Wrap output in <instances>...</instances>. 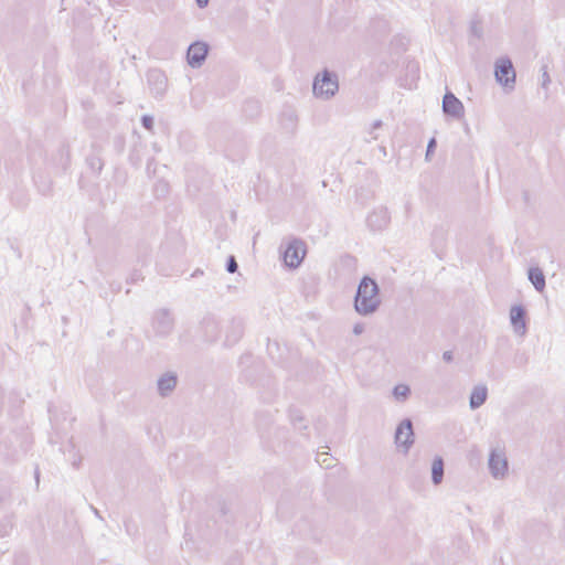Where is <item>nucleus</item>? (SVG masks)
<instances>
[{
    "label": "nucleus",
    "instance_id": "nucleus-21",
    "mask_svg": "<svg viewBox=\"0 0 565 565\" xmlns=\"http://www.w3.org/2000/svg\"><path fill=\"white\" fill-rule=\"evenodd\" d=\"M411 395V388L406 384H397L393 388V396L397 401H405Z\"/></svg>",
    "mask_w": 565,
    "mask_h": 565
},
{
    "label": "nucleus",
    "instance_id": "nucleus-17",
    "mask_svg": "<svg viewBox=\"0 0 565 565\" xmlns=\"http://www.w3.org/2000/svg\"><path fill=\"white\" fill-rule=\"evenodd\" d=\"M244 321L242 318H233L230 321L228 330L226 331V341L236 342L243 335Z\"/></svg>",
    "mask_w": 565,
    "mask_h": 565
},
{
    "label": "nucleus",
    "instance_id": "nucleus-27",
    "mask_svg": "<svg viewBox=\"0 0 565 565\" xmlns=\"http://www.w3.org/2000/svg\"><path fill=\"white\" fill-rule=\"evenodd\" d=\"M470 32L476 38L480 39L482 36V26L478 21H472L470 24Z\"/></svg>",
    "mask_w": 565,
    "mask_h": 565
},
{
    "label": "nucleus",
    "instance_id": "nucleus-24",
    "mask_svg": "<svg viewBox=\"0 0 565 565\" xmlns=\"http://www.w3.org/2000/svg\"><path fill=\"white\" fill-rule=\"evenodd\" d=\"M446 239V231L443 227H437L433 232V243L441 244Z\"/></svg>",
    "mask_w": 565,
    "mask_h": 565
},
{
    "label": "nucleus",
    "instance_id": "nucleus-46",
    "mask_svg": "<svg viewBox=\"0 0 565 565\" xmlns=\"http://www.w3.org/2000/svg\"><path fill=\"white\" fill-rule=\"evenodd\" d=\"M94 512H95V514H96L97 516H99V512H98V510H96V509H95V510H94Z\"/></svg>",
    "mask_w": 565,
    "mask_h": 565
},
{
    "label": "nucleus",
    "instance_id": "nucleus-19",
    "mask_svg": "<svg viewBox=\"0 0 565 565\" xmlns=\"http://www.w3.org/2000/svg\"><path fill=\"white\" fill-rule=\"evenodd\" d=\"M289 418L291 424L298 429H306L307 425L303 424L305 418L299 409L291 408L289 409Z\"/></svg>",
    "mask_w": 565,
    "mask_h": 565
},
{
    "label": "nucleus",
    "instance_id": "nucleus-23",
    "mask_svg": "<svg viewBox=\"0 0 565 565\" xmlns=\"http://www.w3.org/2000/svg\"><path fill=\"white\" fill-rule=\"evenodd\" d=\"M340 264L343 268H345L348 270H355V268L358 266V259L353 255L345 254V255L341 256Z\"/></svg>",
    "mask_w": 565,
    "mask_h": 565
},
{
    "label": "nucleus",
    "instance_id": "nucleus-9",
    "mask_svg": "<svg viewBox=\"0 0 565 565\" xmlns=\"http://www.w3.org/2000/svg\"><path fill=\"white\" fill-rule=\"evenodd\" d=\"M395 444L398 447H403L405 452L409 450V448L414 444V430L413 423L409 418H404L397 426L395 430Z\"/></svg>",
    "mask_w": 565,
    "mask_h": 565
},
{
    "label": "nucleus",
    "instance_id": "nucleus-44",
    "mask_svg": "<svg viewBox=\"0 0 565 565\" xmlns=\"http://www.w3.org/2000/svg\"><path fill=\"white\" fill-rule=\"evenodd\" d=\"M81 461H82V459H81V458H78V459L74 460V461L72 462L73 467H74V468H76V469H78V468H79V466H81Z\"/></svg>",
    "mask_w": 565,
    "mask_h": 565
},
{
    "label": "nucleus",
    "instance_id": "nucleus-10",
    "mask_svg": "<svg viewBox=\"0 0 565 565\" xmlns=\"http://www.w3.org/2000/svg\"><path fill=\"white\" fill-rule=\"evenodd\" d=\"M443 111L446 116L452 117L454 119H461L465 115V107L462 102L456 97V95L446 90L443 97Z\"/></svg>",
    "mask_w": 565,
    "mask_h": 565
},
{
    "label": "nucleus",
    "instance_id": "nucleus-38",
    "mask_svg": "<svg viewBox=\"0 0 565 565\" xmlns=\"http://www.w3.org/2000/svg\"><path fill=\"white\" fill-rule=\"evenodd\" d=\"M407 68H408V71H409L413 75H415V74L418 72V70H419V68H418V65H417L416 63H409V64L407 65Z\"/></svg>",
    "mask_w": 565,
    "mask_h": 565
},
{
    "label": "nucleus",
    "instance_id": "nucleus-18",
    "mask_svg": "<svg viewBox=\"0 0 565 565\" xmlns=\"http://www.w3.org/2000/svg\"><path fill=\"white\" fill-rule=\"evenodd\" d=\"M445 462L443 457L436 456L431 463V482L437 486L444 479Z\"/></svg>",
    "mask_w": 565,
    "mask_h": 565
},
{
    "label": "nucleus",
    "instance_id": "nucleus-6",
    "mask_svg": "<svg viewBox=\"0 0 565 565\" xmlns=\"http://www.w3.org/2000/svg\"><path fill=\"white\" fill-rule=\"evenodd\" d=\"M306 254L305 244L301 239L294 238L290 241L282 252V260L285 265L291 269L300 266Z\"/></svg>",
    "mask_w": 565,
    "mask_h": 565
},
{
    "label": "nucleus",
    "instance_id": "nucleus-36",
    "mask_svg": "<svg viewBox=\"0 0 565 565\" xmlns=\"http://www.w3.org/2000/svg\"><path fill=\"white\" fill-rule=\"evenodd\" d=\"M282 117H286L291 124H294L296 120V115L294 114V111L284 113Z\"/></svg>",
    "mask_w": 565,
    "mask_h": 565
},
{
    "label": "nucleus",
    "instance_id": "nucleus-4",
    "mask_svg": "<svg viewBox=\"0 0 565 565\" xmlns=\"http://www.w3.org/2000/svg\"><path fill=\"white\" fill-rule=\"evenodd\" d=\"M494 77L495 81L505 88H514L516 73L509 57H500L495 61Z\"/></svg>",
    "mask_w": 565,
    "mask_h": 565
},
{
    "label": "nucleus",
    "instance_id": "nucleus-3",
    "mask_svg": "<svg viewBox=\"0 0 565 565\" xmlns=\"http://www.w3.org/2000/svg\"><path fill=\"white\" fill-rule=\"evenodd\" d=\"M174 323L175 319L170 309L160 308L153 311L151 317V328L156 335H169L174 328Z\"/></svg>",
    "mask_w": 565,
    "mask_h": 565
},
{
    "label": "nucleus",
    "instance_id": "nucleus-13",
    "mask_svg": "<svg viewBox=\"0 0 565 565\" xmlns=\"http://www.w3.org/2000/svg\"><path fill=\"white\" fill-rule=\"evenodd\" d=\"M527 312L523 305H514L510 309V322L515 333L526 332Z\"/></svg>",
    "mask_w": 565,
    "mask_h": 565
},
{
    "label": "nucleus",
    "instance_id": "nucleus-30",
    "mask_svg": "<svg viewBox=\"0 0 565 565\" xmlns=\"http://www.w3.org/2000/svg\"><path fill=\"white\" fill-rule=\"evenodd\" d=\"M327 455L328 454H318L317 455V459L316 461L321 466V467H324V468H329L330 467V463H328V458H327Z\"/></svg>",
    "mask_w": 565,
    "mask_h": 565
},
{
    "label": "nucleus",
    "instance_id": "nucleus-32",
    "mask_svg": "<svg viewBox=\"0 0 565 565\" xmlns=\"http://www.w3.org/2000/svg\"><path fill=\"white\" fill-rule=\"evenodd\" d=\"M526 362H527V359L525 358V355H515V358H514V364L518 367L525 365Z\"/></svg>",
    "mask_w": 565,
    "mask_h": 565
},
{
    "label": "nucleus",
    "instance_id": "nucleus-29",
    "mask_svg": "<svg viewBox=\"0 0 565 565\" xmlns=\"http://www.w3.org/2000/svg\"><path fill=\"white\" fill-rule=\"evenodd\" d=\"M153 117L150 116V115H143L141 117V125L143 128L148 129V130H151L153 128Z\"/></svg>",
    "mask_w": 565,
    "mask_h": 565
},
{
    "label": "nucleus",
    "instance_id": "nucleus-28",
    "mask_svg": "<svg viewBox=\"0 0 565 565\" xmlns=\"http://www.w3.org/2000/svg\"><path fill=\"white\" fill-rule=\"evenodd\" d=\"M142 279H143V277H142L141 271L138 269H135L127 278V282L132 285V284H137L139 280H142Z\"/></svg>",
    "mask_w": 565,
    "mask_h": 565
},
{
    "label": "nucleus",
    "instance_id": "nucleus-41",
    "mask_svg": "<svg viewBox=\"0 0 565 565\" xmlns=\"http://www.w3.org/2000/svg\"><path fill=\"white\" fill-rule=\"evenodd\" d=\"M220 511H221V513L223 515H225L227 513L228 510H227V507H226V504L224 502L221 503Z\"/></svg>",
    "mask_w": 565,
    "mask_h": 565
},
{
    "label": "nucleus",
    "instance_id": "nucleus-31",
    "mask_svg": "<svg viewBox=\"0 0 565 565\" xmlns=\"http://www.w3.org/2000/svg\"><path fill=\"white\" fill-rule=\"evenodd\" d=\"M383 126V121L381 119H376L373 124H372V127H371V136H372V140H376L377 139V136L373 134L374 130L376 129H380L381 127Z\"/></svg>",
    "mask_w": 565,
    "mask_h": 565
},
{
    "label": "nucleus",
    "instance_id": "nucleus-42",
    "mask_svg": "<svg viewBox=\"0 0 565 565\" xmlns=\"http://www.w3.org/2000/svg\"><path fill=\"white\" fill-rule=\"evenodd\" d=\"M443 359L446 363H451L454 361V355H443Z\"/></svg>",
    "mask_w": 565,
    "mask_h": 565
},
{
    "label": "nucleus",
    "instance_id": "nucleus-43",
    "mask_svg": "<svg viewBox=\"0 0 565 565\" xmlns=\"http://www.w3.org/2000/svg\"><path fill=\"white\" fill-rule=\"evenodd\" d=\"M200 275H203V270H202V269H200V268H198V269H195V270L193 271V274L191 275V277H198V276H200Z\"/></svg>",
    "mask_w": 565,
    "mask_h": 565
},
{
    "label": "nucleus",
    "instance_id": "nucleus-7",
    "mask_svg": "<svg viewBox=\"0 0 565 565\" xmlns=\"http://www.w3.org/2000/svg\"><path fill=\"white\" fill-rule=\"evenodd\" d=\"M210 49L209 43L204 41L198 40L192 42L186 50V62L189 66L200 68L204 64Z\"/></svg>",
    "mask_w": 565,
    "mask_h": 565
},
{
    "label": "nucleus",
    "instance_id": "nucleus-34",
    "mask_svg": "<svg viewBox=\"0 0 565 565\" xmlns=\"http://www.w3.org/2000/svg\"><path fill=\"white\" fill-rule=\"evenodd\" d=\"M40 191L43 195H49L51 194V191H52V186H51V182L47 183V184H44L43 186L40 188Z\"/></svg>",
    "mask_w": 565,
    "mask_h": 565
},
{
    "label": "nucleus",
    "instance_id": "nucleus-15",
    "mask_svg": "<svg viewBox=\"0 0 565 565\" xmlns=\"http://www.w3.org/2000/svg\"><path fill=\"white\" fill-rule=\"evenodd\" d=\"M488 397V390L483 385L475 386L470 397H469V406L471 409H477L481 407Z\"/></svg>",
    "mask_w": 565,
    "mask_h": 565
},
{
    "label": "nucleus",
    "instance_id": "nucleus-5",
    "mask_svg": "<svg viewBox=\"0 0 565 565\" xmlns=\"http://www.w3.org/2000/svg\"><path fill=\"white\" fill-rule=\"evenodd\" d=\"M488 468L494 479L501 480L505 478L509 470V462L503 448L495 447L491 449L488 459Z\"/></svg>",
    "mask_w": 565,
    "mask_h": 565
},
{
    "label": "nucleus",
    "instance_id": "nucleus-39",
    "mask_svg": "<svg viewBox=\"0 0 565 565\" xmlns=\"http://www.w3.org/2000/svg\"><path fill=\"white\" fill-rule=\"evenodd\" d=\"M364 330V327L363 324L361 323H356L354 327H353V333L354 334H361Z\"/></svg>",
    "mask_w": 565,
    "mask_h": 565
},
{
    "label": "nucleus",
    "instance_id": "nucleus-26",
    "mask_svg": "<svg viewBox=\"0 0 565 565\" xmlns=\"http://www.w3.org/2000/svg\"><path fill=\"white\" fill-rule=\"evenodd\" d=\"M225 266H226V270L230 274H234L238 269V264H237V262H236V259H235V257L233 255L228 256Z\"/></svg>",
    "mask_w": 565,
    "mask_h": 565
},
{
    "label": "nucleus",
    "instance_id": "nucleus-45",
    "mask_svg": "<svg viewBox=\"0 0 565 565\" xmlns=\"http://www.w3.org/2000/svg\"><path fill=\"white\" fill-rule=\"evenodd\" d=\"M159 186H160V191H167V189H168V184H167V183H163V182H162V183H160V184L158 185V188H159Z\"/></svg>",
    "mask_w": 565,
    "mask_h": 565
},
{
    "label": "nucleus",
    "instance_id": "nucleus-11",
    "mask_svg": "<svg viewBox=\"0 0 565 565\" xmlns=\"http://www.w3.org/2000/svg\"><path fill=\"white\" fill-rule=\"evenodd\" d=\"M147 81L153 96L156 98H162L168 87L166 74L158 68L150 70L147 73Z\"/></svg>",
    "mask_w": 565,
    "mask_h": 565
},
{
    "label": "nucleus",
    "instance_id": "nucleus-2",
    "mask_svg": "<svg viewBox=\"0 0 565 565\" xmlns=\"http://www.w3.org/2000/svg\"><path fill=\"white\" fill-rule=\"evenodd\" d=\"M339 90L338 75L324 68L321 73L317 74L312 83V92L316 97L326 100L332 98Z\"/></svg>",
    "mask_w": 565,
    "mask_h": 565
},
{
    "label": "nucleus",
    "instance_id": "nucleus-14",
    "mask_svg": "<svg viewBox=\"0 0 565 565\" xmlns=\"http://www.w3.org/2000/svg\"><path fill=\"white\" fill-rule=\"evenodd\" d=\"M178 383V376L173 372H167L160 376L157 381V387L159 395L162 397L169 396L175 388Z\"/></svg>",
    "mask_w": 565,
    "mask_h": 565
},
{
    "label": "nucleus",
    "instance_id": "nucleus-40",
    "mask_svg": "<svg viewBox=\"0 0 565 565\" xmlns=\"http://www.w3.org/2000/svg\"><path fill=\"white\" fill-rule=\"evenodd\" d=\"M195 2L200 9H203L209 4V0H195Z\"/></svg>",
    "mask_w": 565,
    "mask_h": 565
},
{
    "label": "nucleus",
    "instance_id": "nucleus-35",
    "mask_svg": "<svg viewBox=\"0 0 565 565\" xmlns=\"http://www.w3.org/2000/svg\"><path fill=\"white\" fill-rule=\"evenodd\" d=\"M252 358H253V355H250V354L243 355V356H242V359H241V361H239V365H241V366H245V365L249 364V362H250L249 360H250Z\"/></svg>",
    "mask_w": 565,
    "mask_h": 565
},
{
    "label": "nucleus",
    "instance_id": "nucleus-37",
    "mask_svg": "<svg viewBox=\"0 0 565 565\" xmlns=\"http://www.w3.org/2000/svg\"><path fill=\"white\" fill-rule=\"evenodd\" d=\"M40 476H41L40 469H39V467H36L35 470H34V479H35V488H36V490L40 487Z\"/></svg>",
    "mask_w": 565,
    "mask_h": 565
},
{
    "label": "nucleus",
    "instance_id": "nucleus-33",
    "mask_svg": "<svg viewBox=\"0 0 565 565\" xmlns=\"http://www.w3.org/2000/svg\"><path fill=\"white\" fill-rule=\"evenodd\" d=\"M550 83H551L550 75H548V73H547L546 68L544 67V72H543V74H542V86H543V87H546V86H547V84H550Z\"/></svg>",
    "mask_w": 565,
    "mask_h": 565
},
{
    "label": "nucleus",
    "instance_id": "nucleus-20",
    "mask_svg": "<svg viewBox=\"0 0 565 565\" xmlns=\"http://www.w3.org/2000/svg\"><path fill=\"white\" fill-rule=\"evenodd\" d=\"M243 111L248 117L257 116L259 114V111H260V104H259V102L258 100H254V99L246 100L244 106H243Z\"/></svg>",
    "mask_w": 565,
    "mask_h": 565
},
{
    "label": "nucleus",
    "instance_id": "nucleus-22",
    "mask_svg": "<svg viewBox=\"0 0 565 565\" xmlns=\"http://www.w3.org/2000/svg\"><path fill=\"white\" fill-rule=\"evenodd\" d=\"M86 162L94 173H99L104 167L102 158L97 154H92L87 157Z\"/></svg>",
    "mask_w": 565,
    "mask_h": 565
},
{
    "label": "nucleus",
    "instance_id": "nucleus-12",
    "mask_svg": "<svg viewBox=\"0 0 565 565\" xmlns=\"http://www.w3.org/2000/svg\"><path fill=\"white\" fill-rule=\"evenodd\" d=\"M391 222V214L385 206L374 209L366 218L369 228L373 232H381L385 230Z\"/></svg>",
    "mask_w": 565,
    "mask_h": 565
},
{
    "label": "nucleus",
    "instance_id": "nucleus-16",
    "mask_svg": "<svg viewBox=\"0 0 565 565\" xmlns=\"http://www.w3.org/2000/svg\"><path fill=\"white\" fill-rule=\"evenodd\" d=\"M527 279L536 291L542 292L545 289V275L540 267H530L527 270Z\"/></svg>",
    "mask_w": 565,
    "mask_h": 565
},
{
    "label": "nucleus",
    "instance_id": "nucleus-25",
    "mask_svg": "<svg viewBox=\"0 0 565 565\" xmlns=\"http://www.w3.org/2000/svg\"><path fill=\"white\" fill-rule=\"evenodd\" d=\"M436 148H437V140L435 137H433L428 140L427 148H426L425 159L427 161L431 160V156L435 153Z\"/></svg>",
    "mask_w": 565,
    "mask_h": 565
},
{
    "label": "nucleus",
    "instance_id": "nucleus-8",
    "mask_svg": "<svg viewBox=\"0 0 565 565\" xmlns=\"http://www.w3.org/2000/svg\"><path fill=\"white\" fill-rule=\"evenodd\" d=\"M199 330L207 342H214L221 334L220 321L213 313H206L200 321Z\"/></svg>",
    "mask_w": 565,
    "mask_h": 565
},
{
    "label": "nucleus",
    "instance_id": "nucleus-1",
    "mask_svg": "<svg viewBox=\"0 0 565 565\" xmlns=\"http://www.w3.org/2000/svg\"><path fill=\"white\" fill-rule=\"evenodd\" d=\"M382 303L380 286L374 278L364 275L358 284L353 306L363 317L375 313Z\"/></svg>",
    "mask_w": 565,
    "mask_h": 565
}]
</instances>
